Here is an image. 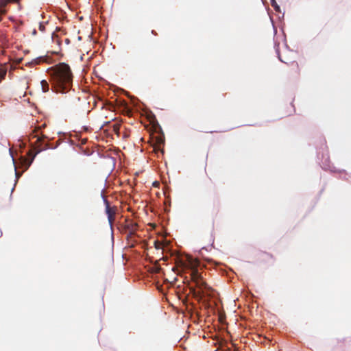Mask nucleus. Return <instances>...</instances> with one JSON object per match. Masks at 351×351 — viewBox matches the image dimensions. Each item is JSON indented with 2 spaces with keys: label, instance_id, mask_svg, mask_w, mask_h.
I'll return each mask as SVG.
<instances>
[{
  "label": "nucleus",
  "instance_id": "1",
  "mask_svg": "<svg viewBox=\"0 0 351 351\" xmlns=\"http://www.w3.org/2000/svg\"><path fill=\"white\" fill-rule=\"evenodd\" d=\"M51 90L57 93L69 92L73 86V75L69 64L61 62L48 69Z\"/></svg>",
  "mask_w": 351,
  "mask_h": 351
},
{
  "label": "nucleus",
  "instance_id": "2",
  "mask_svg": "<svg viewBox=\"0 0 351 351\" xmlns=\"http://www.w3.org/2000/svg\"><path fill=\"white\" fill-rule=\"evenodd\" d=\"M199 262L197 259L193 258L191 256H187L186 261H180L179 266L183 269H189L191 270V278L193 282L195 283L197 287L200 290H210V287L204 280L201 273L198 271L197 267Z\"/></svg>",
  "mask_w": 351,
  "mask_h": 351
},
{
  "label": "nucleus",
  "instance_id": "3",
  "mask_svg": "<svg viewBox=\"0 0 351 351\" xmlns=\"http://www.w3.org/2000/svg\"><path fill=\"white\" fill-rule=\"evenodd\" d=\"M40 129V127L35 128L34 130L32 131V136L33 138H36V145L34 147L35 154L33 156L32 160L36 156V155L43 150H45L49 147L48 146V144L43 145L42 143V141L43 138H47L45 135L41 134V136L37 133L38 131Z\"/></svg>",
  "mask_w": 351,
  "mask_h": 351
},
{
  "label": "nucleus",
  "instance_id": "4",
  "mask_svg": "<svg viewBox=\"0 0 351 351\" xmlns=\"http://www.w3.org/2000/svg\"><path fill=\"white\" fill-rule=\"evenodd\" d=\"M104 202L106 206L105 212L108 216V223L110 227H112L115 221V216L118 211V208L115 206H111L110 202L106 198L104 199Z\"/></svg>",
  "mask_w": 351,
  "mask_h": 351
},
{
  "label": "nucleus",
  "instance_id": "5",
  "mask_svg": "<svg viewBox=\"0 0 351 351\" xmlns=\"http://www.w3.org/2000/svg\"><path fill=\"white\" fill-rule=\"evenodd\" d=\"M138 224L133 221L131 219H125V223L123 225V229L125 230V232H136L138 229Z\"/></svg>",
  "mask_w": 351,
  "mask_h": 351
},
{
  "label": "nucleus",
  "instance_id": "6",
  "mask_svg": "<svg viewBox=\"0 0 351 351\" xmlns=\"http://www.w3.org/2000/svg\"><path fill=\"white\" fill-rule=\"evenodd\" d=\"M40 85H41V87H42V90L44 93H47L49 90V83L45 80H43L40 82Z\"/></svg>",
  "mask_w": 351,
  "mask_h": 351
},
{
  "label": "nucleus",
  "instance_id": "7",
  "mask_svg": "<svg viewBox=\"0 0 351 351\" xmlns=\"http://www.w3.org/2000/svg\"><path fill=\"white\" fill-rule=\"evenodd\" d=\"M271 5L276 11H280V6L278 5L276 0H270Z\"/></svg>",
  "mask_w": 351,
  "mask_h": 351
},
{
  "label": "nucleus",
  "instance_id": "8",
  "mask_svg": "<svg viewBox=\"0 0 351 351\" xmlns=\"http://www.w3.org/2000/svg\"><path fill=\"white\" fill-rule=\"evenodd\" d=\"M136 235V232H127L126 238L128 240H132V238Z\"/></svg>",
  "mask_w": 351,
  "mask_h": 351
},
{
  "label": "nucleus",
  "instance_id": "9",
  "mask_svg": "<svg viewBox=\"0 0 351 351\" xmlns=\"http://www.w3.org/2000/svg\"><path fill=\"white\" fill-rule=\"evenodd\" d=\"M154 245L156 249H160L162 248V243L158 241H156L154 242Z\"/></svg>",
  "mask_w": 351,
  "mask_h": 351
},
{
  "label": "nucleus",
  "instance_id": "10",
  "mask_svg": "<svg viewBox=\"0 0 351 351\" xmlns=\"http://www.w3.org/2000/svg\"><path fill=\"white\" fill-rule=\"evenodd\" d=\"M152 34H156L154 30L152 32Z\"/></svg>",
  "mask_w": 351,
  "mask_h": 351
},
{
  "label": "nucleus",
  "instance_id": "11",
  "mask_svg": "<svg viewBox=\"0 0 351 351\" xmlns=\"http://www.w3.org/2000/svg\"><path fill=\"white\" fill-rule=\"evenodd\" d=\"M40 29H43L42 25H40Z\"/></svg>",
  "mask_w": 351,
  "mask_h": 351
}]
</instances>
